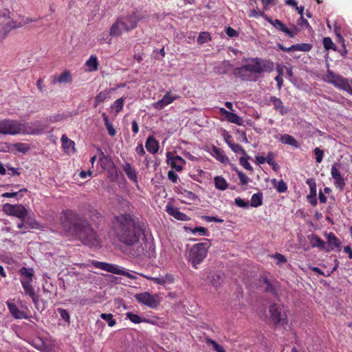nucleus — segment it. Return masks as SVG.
Instances as JSON below:
<instances>
[{
	"label": "nucleus",
	"mask_w": 352,
	"mask_h": 352,
	"mask_svg": "<svg viewBox=\"0 0 352 352\" xmlns=\"http://www.w3.org/2000/svg\"><path fill=\"white\" fill-rule=\"evenodd\" d=\"M168 178L173 182V183H177L178 176L177 175L173 170H169L168 173Z\"/></svg>",
	"instance_id": "obj_63"
},
{
	"label": "nucleus",
	"mask_w": 352,
	"mask_h": 352,
	"mask_svg": "<svg viewBox=\"0 0 352 352\" xmlns=\"http://www.w3.org/2000/svg\"><path fill=\"white\" fill-rule=\"evenodd\" d=\"M119 210L124 212L114 217L113 228L118 239L128 246H131L139 242L141 235V229L135 216L128 213L131 211L130 202L124 199L119 198Z\"/></svg>",
	"instance_id": "obj_2"
},
{
	"label": "nucleus",
	"mask_w": 352,
	"mask_h": 352,
	"mask_svg": "<svg viewBox=\"0 0 352 352\" xmlns=\"http://www.w3.org/2000/svg\"><path fill=\"white\" fill-rule=\"evenodd\" d=\"M339 166L340 164L338 163H335L332 165L331 168V175L334 180V185L336 188L342 190L346 184L344 177L341 175Z\"/></svg>",
	"instance_id": "obj_13"
},
{
	"label": "nucleus",
	"mask_w": 352,
	"mask_h": 352,
	"mask_svg": "<svg viewBox=\"0 0 352 352\" xmlns=\"http://www.w3.org/2000/svg\"><path fill=\"white\" fill-rule=\"evenodd\" d=\"M306 183L309 185L310 189L309 194L307 196V200L311 206H316L318 204L316 181L314 179L310 178L307 179Z\"/></svg>",
	"instance_id": "obj_16"
},
{
	"label": "nucleus",
	"mask_w": 352,
	"mask_h": 352,
	"mask_svg": "<svg viewBox=\"0 0 352 352\" xmlns=\"http://www.w3.org/2000/svg\"><path fill=\"white\" fill-rule=\"evenodd\" d=\"M28 215V211L25 206L23 205H14V213L12 216H14L21 220H24Z\"/></svg>",
	"instance_id": "obj_29"
},
{
	"label": "nucleus",
	"mask_w": 352,
	"mask_h": 352,
	"mask_svg": "<svg viewBox=\"0 0 352 352\" xmlns=\"http://www.w3.org/2000/svg\"><path fill=\"white\" fill-rule=\"evenodd\" d=\"M249 16L250 17H255V18L262 16L266 21L267 20V18H268V16L267 14H265L264 12H261V11L258 12L254 9L252 10H250V12L249 13Z\"/></svg>",
	"instance_id": "obj_55"
},
{
	"label": "nucleus",
	"mask_w": 352,
	"mask_h": 352,
	"mask_svg": "<svg viewBox=\"0 0 352 352\" xmlns=\"http://www.w3.org/2000/svg\"><path fill=\"white\" fill-rule=\"evenodd\" d=\"M219 113L221 115L224 116L228 122L238 125L241 124V118L236 113L230 112L225 109L224 108H220Z\"/></svg>",
	"instance_id": "obj_23"
},
{
	"label": "nucleus",
	"mask_w": 352,
	"mask_h": 352,
	"mask_svg": "<svg viewBox=\"0 0 352 352\" xmlns=\"http://www.w3.org/2000/svg\"><path fill=\"white\" fill-rule=\"evenodd\" d=\"M277 46L279 50L285 52H291L294 51L309 52L312 48V45L309 43H298L292 45L289 47H286L282 44L278 43Z\"/></svg>",
	"instance_id": "obj_17"
},
{
	"label": "nucleus",
	"mask_w": 352,
	"mask_h": 352,
	"mask_svg": "<svg viewBox=\"0 0 352 352\" xmlns=\"http://www.w3.org/2000/svg\"><path fill=\"white\" fill-rule=\"evenodd\" d=\"M166 211L169 215L173 217L177 220L186 221L190 219L189 217L180 212L178 208L175 207L170 204L166 205Z\"/></svg>",
	"instance_id": "obj_19"
},
{
	"label": "nucleus",
	"mask_w": 352,
	"mask_h": 352,
	"mask_svg": "<svg viewBox=\"0 0 352 352\" xmlns=\"http://www.w3.org/2000/svg\"><path fill=\"white\" fill-rule=\"evenodd\" d=\"M168 104L163 98L161 100H159L158 101L153 103V107L157 110H162Z\"/></svg>",
	"instance_id": "obj_59"
},
{
	"label": "nucleus",
	"mask_w": 352,
	"mask_h": 352,
	"mask_svg": "<svg viewBox=\"0 0 352 352\" xmlns=\"http://www.w3.org/2000/svg\"><path fill=\"white\" fill-rule=\"evenodd\" d=\"M323 45L326 50H336V45L333 43L330 37H324L323 38Z\"/></svg>",
	"instance_id": "obj_46"
},
{
	"label": "nucleus",
	"mask_w": 352,
	"mask_h": 352,
	"mask_svg": "<svg viewBox=\"0 0 352 352\" xmlns=\"http://www.w3.org/2000/svg\"><path fill=\"white\" fill-rule=\"evenodd\" d=\"M139 17L136 12L118 17L110 28L109 34L111 36H119L123 32H129L138 25Z\"/></svg>",
	"instance_id": "obj_4"
},
{
	"label": "nucleus",
	"mask_w": 352,
	"mask_h": 352,
	"mask_svg": "<svg viewBox=\"0 0 352 352\" xmlns=\"http://www.w3.org/2000/svg\"><path fill=\"white\" fill-rule=\"evenodd\" d=\"M276 189L278 192H285L287 190V184L283 180H280L276 186Z\"/></svg>",
	"instance_id": "obj_56"
},
{
	"label": "nucleus",
	"mask_w": 352,
	"mask_h": 352,
	"mask_svg": "<svg viewBox=\"0 0 352 352\" xmlns=\"http://www.w3.org/2000/svg\"><path fill=\"white\" fill-rule=\"evenodd\" d=\"M175 278L172 274H167L162 278H154V283L157 285L171 284L174 282Z\"/></svg>",
	"instance_id": "obj_35"
},
{
	"label": "nucleus",
	"mask_w": 352,
	"mask_h": 352,
	"mask_svg": "<svg viewBox=\"0 0 352 352\" xmlns=\"http://www.w3.org/2000/svg\"><path fill=\"white\" fill-rule=\"evenodd\" d=\"M327 244L329 249L331 250H338L341 248V242L340 239L333 232H330L327 236Z\"/></svg>",
	"instance_id": "obj_22"
},
{
	"label": "nucleus",
	"mask_w": 352,
	"mask_h": 352,
	"mask_svg": "<svg viewBox=\"0 0 352 352\" xmlns=\"http://www.w3.org/2000/svg\"><path fill=\"white\" fill-rule=\"evenodd\" d=\"M274 154L272 152H269L265 157V162L269 165H274Z\"/></svg>",
	"instance_id": "obj_64"
},
{
	"label": "nucleus",
	"mask_w": 352,
	"mask_h": 352,
	"mask_svg": "<svg viewBox=\"0 0 352 352\" xmlns=\"http://www.w3.org/2000/svg\"><path fill=\"white\" fill-rule=\"evenodd\" d=\"M328 78H329V82L335 87L342 89L352 95V80L349 81L342 76L334 74L330 71L328 72Z\"/></svg>",
	"instance_id": "obj_10"
},
{
	"label": "nucleus",
	"mask_w": 352,
	"mask_h": 352,
	"mask_svg": "<svg viewBox=\"0 0 352 352\" xmlns=\"http://www.w3.org/2000/svg\"><path fill=\"white\" fill-rule=\"evenodd\" d=\"M26 224L31 229H38L41 227L39 223L37 221L30 217L27 218Z\"/></svg>",
	"instance_id": "obj_53"
},
{
	"label": "nucleus",
	"mask_w": 352,
	"mask_h": 352,
	"mask_svg": "<svg viewBox=\"0 0 352 352\" xmlns=\"http://www.w3.org/2000/svg\"><path fill=\"white\" fill-rule=\"evenodd\" d=\"M268 104H272L274 110L278 112L281 116H284L287 113V109L283 105L282 100L276 96L270 97Z\"/></svg>",
	"instance_id": "obj_20"
},
{
	"label": "nucleus",
	"mask_w": 352,
	"mask_h": 352,
	"mask_svg": "<svg viewBox=\"0 0 352 352\" xmlns=\"http://www.w3.org/2000/svg\"><path fill=\"white\" fill-rule=\"evenodd\" d=\"M6 304H7L8 308L10 311V313L14 318H16V319H27V318H28V316H27V314L24 311L20 310L14 303L8 300L6 302Z\"/></svg>",
	"instance_id": "obj_21"
},
{
	"label": "nucleus",
	"mask_w": 352,
	"mask_h": 352,
	"mask_svg": "<svg viewBox=\"0 0 352 352\" xmlns=\"http://www.w3.org/2000/svg\"><path fill=\"white\" fill-rule=\"evenodd\" d=\"M212 155L222 163H225L228 160V158L224 155V151L214 145L212 146Z\"/></svg>",
	"instance_id": "obj_27"
},
{
	"label": "nucleus",
	"mask_w": 352,
	"mask_h": 352,
	"mask_svg": "<svg viewBox=\"0 0 352 352\" xmlns=\"http://www.w3.org/2000/svg\"><path fill=\"white\" fill-rule=\"evenodd\" d=\"M180 194L183 197L186 198L190 201H195L197 199V196L190 190H184L183 192H181Z\"/></svg>",
	"instance_id": "obj_51"
},
{
	"label": "nucleus",
	"mask_w": 352,
	"mask_h": 352,
	"mask_svg": "<svg viewBox=\"0 0 352 352\" xmlns=\"http://www.w3.org/2000/svg\"><path fill=\"white\" fill-rule=\"evenodd\" d=\"M211 40L210 34L207 32H202L199 34L197 42L199 44H204Z\"/></svg>",
	"instance_id": "obj_49"
},
{
	"label": "nucleus",
	"mask_w": 352,
	"mask_h": 352,
	"mask_svg": "<svg viewBox=\"0 0 352 352\" xmlns=\"http://www.w3.org/2000/svg\"><path fill=\"white\" fill-rule=\"evenodd\" d=\"M60 140L65 150H69L71 148H74V142L69 140L66 135H63Z\"/></svg>",
	"instance_id": "obj_41"
},
{
	"label": "nucleus",
	"mask_w": 352,
	"mask_h": 352,
	"mask_svg": "<svg viewBox=\"0 0 352 352\" xmlns=\"http://www.w3.org/2000/svg\"><path fill=\"white\" fill-rule=\"evenodd\" d=\"M17 131L19 133L27 135H40L45 129V126L40 124L39 122H21L17 121Z\"/></svg>",
	"instance_id": "obj_9"
},
{
	"label": "nucleus",
	"mask_w": 352,
	"mask_h": 352,
	"mask_svg": "<svg viewBox=\"0 0 352 352\" xmlns=\"http://www.w3.org/2000/svg\"><path fill=\"white\" fill-rule=\"evenodd\" d=\"M72 81V76L69 71H64L58 77H54L52 83H67Z\"/></svg>",
	"instance_id": "obj_31"
},
{
	"label": "nucleus",
	"mask_w": 352,
	"mask_h": 352,
	"mask_svg": "<svg viewBox=\"0 0 352 352\" xmlns=\"http://www.w3.org/2000/svg\"><path fill=\"white\" fill-rule=\"evenodd\" d=\"M311 244L313 247H318L320 249H324L325 246L324 242L317 235H314Z\"/></svg>",
	"instance_id": "obj_48"
},
{
	"label": "nucleus",
	"mask_w": 352,
	"mask_h": 352,
	"mask_svg": "<svg viewBox=\"0 0 352 352\" xmlns=\"http://www.w3.org/2000/svg\"><path fill=\"white\" fill-rule=\"evenodd\" d=\"M17 121L12 120H0V134L16 135L19 134L17 131Z\"/></svg>",
	"instance_id": "obj_12"
},
{
	"label": "nucleus",
	"mask_w": 352,
	"mask_h": 352,
	"mask_svg": "<svg viewBox=\"0 0 352 352\" xmlns=\"http://www.w3.org/2000/svg\"><path fill=\"white\" fill-rule=\"evenodd\" d=\"M126 318L129 319L133 323L140 324L144 321H148L145 318H141L140 316L131 312L126 313Z\"/></svg>",
	"instance_id": "obj_42"
},
{
	"label": "nucleus",
	"mask_w": 352,
	"mask_h": 352,
	"mask_svg": "<svg viewBox=\"0 0 352 352\" xmlns=\"http://www.w3.org/2000/svg\"><path fill=\"white\" fill-rule=\"evenodd\" d=\"M60 223L64 231L89 247L100 245V239L89 221L75 210H63L60 214Z\"/></svg>",
	"instance_id": "obj_1"
},
{
	"label": "nucleus",
	"mask_w": 352,
	"mask_h": 352,
	"mask_svg": "<svg viewBox=\"0 0 352 352\" xmlns=\"http://www.w3.org/2000/svg\"><path fill=\"white\" fill-rule=\"evenodd\" d=\"M125 98V97H122L116 100L112 104L111 108L116 111V113L120 112L123 109Z\"/></svg>",
	"instance_id": "obj_40"
},
{
	"label": "nucleus",
	"mask_w": 352,
	"mask_h": 352,
	"mask_svg": "<svg viewBox=\"0 0 352 352\" xmlns=\"http://www.w3.org/2000/svg\"><path fill=\"white\" fill-rule=\"evenodd\" d=\"M226 33L229 37H236L239 35V33L231 27L226 28Z\"/></svg>",
	"instance_id": "obj_62"
},
{
	"label": "nucleus",
	"mask_w": 352,
	"mask_h": 352,
	"mask_svg": "<svg viewBox=\"0 0 352 352\" xmlns=\"http://www.w3.org/2000/svg\"><path fill=\"white\" fill-rule=\"evenodd\" d=\"M314 153L316 156V162L318 164L321 163L324 155V151L320 149L319 147H316L314 149Z\"/></svg>",
	"instance_id": "obj_50"
},
{
	"label": "nucleus",
	"mask_w": 352,
	"mask_h": 352,
	"mask_svg": "<svg viewBox=\"0 0 352 352\" xmlns=\"http://www.w3.org/2000/svg\"><path fill=\"white\" fill-rule=\"evenodd\" d=\"M269 319L275 327L285 329L288 324L287 309L282 305L273 303L269 307Z\"/></svg>",
	"instance_id": "obj_5"
},
{
	"label": "nucleus",
	"mask_w": 352,
	"mask_h": 352,
	"mask_svg": "<svg viewBox=\"0 0 352 352\" xmlns=\"http://www.w3.org/2000/svg\"><path fill=\"white\" fill-rule=\"evenodd\" d=\"M12 147L19 153H26L30 150V146L26 143L17 142L12 144Z\"/></svg>",
	"instance_id": "obj_38"
},
{
	"label": "nucleus",
	"mask_w": 352,
	"mask_h": 352,
	"mask_svg": "<svg viewBox=\"0 0 352 352\" xmlns=\"http://www.w3.org/2000/svg\"><path fill=\"white\" fill-rule=\"evenodd\" d=\"M235 204L240 207L243 208H247L250 206L249 201H245L243 199L238 197L234 199Z\"/></svg>",
	"instance_id": "obj_57"
},
{
	"label": "nucleus",
	"mask_w": 352,
	"mask_h": 352,
	"mask_svg": "<svg viewBox=\"0 0 352 352\" xmlns=\"http://www.w3.org/2000/svg\"><path fill=\"white\" fill-rule=\"evenodd\" d=\"M267 21L271 23L276 29L285 33L290 38H294L298 32V29L296 26L293 25L294 31H292L278 19L273 20L271 17L268 16Z\"/></svg>",
	"instance_id": "obj_14"
},
{
	"label": "nucleus",
	"mask_w": 352,
	"mask_h": 352,
	"mask_svg": "<svg viewBox=\"0 0 352 352\" xmlns=\"http://www.w3.org/2000/svg\"><path fill=\"white\" fill-rule=\"evenodd\" d=\"M14 205L10 204H6L3 206V210L8 215H13Z\"/></svg>",
	"instance_id": "obj_60"
},
{
	"label": "nucleus",
	"mask_w": 352,
	"mask_h": 352,
	"mask_svg": "<svg viewBox=\"0 0 352 352\" xmlns=\"http://www.w3.org/2000/svg\"><path fill=\"white\" fill-rule=\"evenodd\" d=\"M93 265L96 267L100 268L104 271L111 272V273L116 274H122V275L126 276V277H128L129 278L135 279V280H136V281L135 282V284L140 285V284H142L141 280H144L143 276H138L135 273L130 274V273L124 271V269H121L118 265H116L109 264V263L100 262V261H94Z\"/></svg>",
	"instance_id": "obj_8"
},
{
	"label": "nucleus",
	"mask_w": 352,
	"mask_h": 352,
	"mask_svg": "<svg viewBox=\"0 0 352 352\" xmlns=\"http://www.w3.org/2000/svg\"><path fill=\"white\" fill-rule=\"evenodd\" d=\"M102 117L103 118L104 125L108 131V133L111 137H114L116 134V131L113 128L112 124L109 122V118L107 116L106 113L103 112L102 113Z\"/></svg>",
	"instance_id": "obj_34"
},
{
	"label": "nucleus",
	"mask_w": 352,
	"mask_h": 352,
	"mask_svg": "<svg viewBox=\"0 0 352 352\" xmlns=\"http://www.w3.org/2000/svg\"><path fill=\"white\" fill-rule=\"evenodd\" d=\"M23 289L24 293L32 298L36 308L38 310L40 308L43 309L47 299L50 298V292L45 287H37L36 292L34 287H23Z\"/></svg>",
	"instance_id": "obj_6"
},
{
	"label": "nucleus",
	"mask_w": 352,
	"mask_h": 352,
	"mask_svg": "<svg viewBox=\"0 0 352 352\" xmlns=\"http://www.w3.org/2000/svg\"><path fill=\"white\" fill-rule=\"evenodd\" d=\"M86 66L89 67L90 72L96 71L98 69V61L96 56L91 55L86 61Z\"/></svg>",
	"instance_id": "obj_36"
},
{
	"label": "nucleus",
	"mask_w": 352,
	"mask_h": 352,
	"mask_svg": "<svg viewBox=\"0 0 352 352\" xmlns=\"http://www.w3.org/2000/svg\"><path fill=\"white\" fill-rule=\"evenodd\" d=\"M271 258H274L276 261V264L278 266L282 265L283 263H287V260L285 256L280 253H275L274 254L270 255Z\"/></svg>",
	"instance_id": "obj_44"
},
{
	"label": "nucleus",
	"mask_w": 352,
	"mask_h": 352,
	"mask_svg": "<svg viewBox=\"0 0 352 352\" xmlns=\"http://www.w3.org/2000/svg\"><path fill=\"white\" fill-rule=\"evenodd\" d=\"M114 90V88H111L109 91L104 90L100 91L98 94H97L94 100V107H96L98 104L108 99L109 98L110 92Z\"/></svg>",
	"instance_id": "obj_28"
},
{
	"label": "nucleus",
	"mask_w": 352,
	"mask_h": 352,
	"mask_svg": "<svg viewBox=\"0 0 352 352\" xmlns=\"http://www.w3.org/2000/svg\"><path fill=\"white\" fill-rule=\"evenodd\" d=\"M206 342L208 344L212 345L214 350L217 352H226L225 349L222 346L219 344L216 341L212 340L211 338H206Z\"/></svg>",
	"instance_id": "obj_47"
},
{
	"label": "nucleus",
	"mask_w": 352,
	"mask_h": 352,
	"mask_svg": "<svg viewBox=\"0 0 352 352\" xmlns=\"http://www.w3.org/2000/svg\"><path fill=\"white\" fill-rule=\"evenodd\" d=\"M226 142L233 152L235 153L240 152L243 155H246L245 151L240 144L232 142L231 141H229L228 138H226Z\"/></svg>",
	"instance_id": "obj_37"
},
{
	"label": "nucleus",
	"mask_w": 352,
	"mask_h": 352,
	"mask_svg": "<svg viewBox=\"0 0 352 352\" xmlns=\"http://www.w3.org/2000/svg\"><path fill=\"white\" fill-rule=\"evenodd\" d=\"M214 180V186L218 190H224L228 186L227 181L222 176H216Z\"/></svg>",
	"instance_id": "obj_32"
},
{
	"label": "nucleus",
	"mask_w": 352,
	"mask_h": 352,
	"mask_svg": "<svg viewBox=\"0 0 352 352\" xmlns=\"http://www.w3.org/2000/svg\"><path fill=\"white\" fill-rule=\"evenodd\" d=\"M145 146L149 153L155 154L159 150V142L153 136H148L146 140Z\"/></svg>",
	"instance_id": "obj_24"
},
{
	"label": "nucleus",
	"mask_w": 352,
	"mask_h": 352,
	"mask_svg": "<svg viewBox=\"0 0 352 352\" xmlns=\"http://www.w3.org/2000/svg\"><path fill=\"white\" fill-rule=\"evenodd\" d=\"M236 173L239 176L240 184L243 186L248 184L250 182L249 177L241 170H237Z\"/></svg>",
	"instance_id": "obj_52"
},
{
	"label": "nucleus",
	"mask_w": 352,
	"mask_h": 352,
	"mask_svg": "<svg viewBox=\"0 0 352 352\" xmlns=\"http://www.w3.org/2000/svg\"><path fill=\"white\" fill-rule=\"evenodd\" d=\"M250 63L234 69L233 75L243 81L256 82L259 76L274 70V63L270 59L258 57L250 58Z\"/></svg>",
	"instance_id": "obj_3"
},
{
	"label": "nucleus",
	"mask_w": 352,
	"mask_h": 352,
	"mask_svg": "<svg viewBox=\"0 0 352 352\" xmlns=\"http://www.w3.org/2000/svg\"><path fill=\"white\" fill-rule=\"evenodd\" d=\"M100 318L107 321L109 327H113L116 324V320L113 318L112 314H101Z\"/></svg>",
	"instance_id": "obj_45"
},
{
	"label": "nucleus",
	"mask_w": 352,
	"mask_h": 352,
	"mask_svg": "<svg viewBox=\"0 0 352 352\" xmlns=\"http://www.w3.org/2000/svg\"><path fill=\"white\" fill-rule=\"evenodd\" d=\"M209 247L210 243L208 241L192 245L189 251L188 259L194 268L197 269V265L206 257Z\"/></svg>",
	"instance_id": "obj_7"
},
{
	"label": "nucleus",
	"mask_w": 352,
	"mask_h": 352,
	"mask_svg": "<svg viewBox=\"0 0 352 352\" xmlns=\"http://www.w3.org/2000/svg\"><path fill=\"white\" fill-rule=\"evenodd\" d=\"M263 204L262 192L254 193L252 195L250 205L252 207L257 208Z\"/></svg>",
	"instance_id": "obj_33"
},
{
	"label": "nucleus",
	"mask_w": 352,
	"mask_h": 352,
	"mask_svg": "<svg viewBox=\"0 0 352 352\" xmlns=\"http://www.w3.org/2000/svg\"><path fill=\"white\" fill-rule=\"evenodd\" d=\"M297 25L302 29L311 28V26L309 25L307 20L304 19L303 16H300V18L297 20Z\"/></svg>",
	"instance_id": "obj_54"
},
{
	"label": "nucleus",
	"mask_w": 352,
	"mask_h": 352,
	"mask_svg": "<svg viewBox=\"0 0 352 352\" xmlns=\"http://www.w3.org/2000/svg\"><path fill=\"white\" fill-rule=\"evenodd\" d=\"M135 298L139 302L152 309L157 308L161 302L158 295H151L148 292L137 294L135 295Z\"/></svg>",
	"instance_id": "obj_11"
},
{
	"label": "nucleus",
	"mask_w": 352,
	"mask_h": 352,
	"mask_svg": "<svg viewBox=\"0 0 352 352\" xmlns=\"http://www.w3.org/2000/svg\"><path fill=\"white\" fill-rule=\"evenodd\" d=\"M179 98L180 96L179 95L173 94L170 91H166V93L163 96L164 100L166 101L168 105L173 103L175 100Z\"/></svg>",
	"instance_id": "obj_43"
},
{
	"label": "nucleus",
	"mask_w": 352,
	"mask_h": 352,
	"mask_svg": "<svg viewBox=\"0 0 352 352\" xmlns=\"http://www.w3.org/2000/svg\"><path fill=\"white\" fill-rule=\"evenodd\" d=\"M58 312L59 313L60 317L65 321L69 320V313L64 309L59 308L58 309Z\"/></svg>",
	"instance_id": "obj_61"
},
{
	"label": "nucleus",
	"mask_w": 352,
	"mask_h": 352,
	"mask_svg": "<svg viewBox=\"0 0 352 352\" xmlns=\"http://www.w3.org/2000/svg\"><path fill=\"white\" fill-rule=\"evenodd\" d=\"M168 163L170 166L175 169L177 171H181L183 169V166L185 164V160L179 155L171 156V153L168 152L166 153Z\"/></svg>",
	"instance_id": "obj_18"
},
{
	"label": "nucleus",
	"mask_w": 352,
	"mask_h": 352,
	"mask_svg": "<svg viewBox=\"0 0 352 352\" xmlns=\"http://www.w3.org/2000/svg\"><path fill=\"white\" fill-rule=\"evenodd\" d=\"M240 164L246 170L252 171L253 168L250 164L248 162V159L245 157H240L239 159Z\"/></svg>",
	"instance_id": "obj_58"
},
{
	"label": "nucleus",
	"mask_w": 352,
	"mask_h": 352,
	"mask_svg": "<svg viewBox=\"0 0 352 352\" xmlns=\"http://www.w3.org/2000/svg\"><path fill=\"white\" fill-rule=\"evenodd\" d=\"M21 276H22V286H28L30 280H32V277L33 276V272L32 269H28L23 267L21 270Z\"/></svg>",
	"instance_id": "obj_30"
},
{
	"label": "nucleus",
	"mask_w": 352,
	"mask_h": 352,
	"mask_svg": "<svg viewBox=\"0 0 352 352\" xmlns=\"http://www.w3.org/2000/svg\"><path fill=\"white\" fill-rule=\"evenodd\" d=\"M225 278V274L221 271L210 272L206 278V283L212 286L220 285Z\"/></svg>",
	"instance_id": "obj_15"
},
{
	"label": "nucleus",
	"mask_w": 352,
	"mask_h": 352,
	"mask_svg": "<svg viewBox=\"0 0 352 352\" xmlns=\"http://www.w3.org/2000/svg\"><path fill=\"white\" fill-rule=\"evenodd\" d=\"M122 169L128 178L135 182H138L137 173L131 164L126 162L122 166Z\"/></svg>",
	"instance_id": "obj_26"
},
{
	"label": "nucleus",
	"mask_w": 352,
	"mask_h": 352,
	"mask_svg": "<svg viewBox=\"0 0 352 352\" xmlns=\"http://www.w3.org/2000/svg\"><path fill=\"white\" fill-rule=\"evenodd\" d=\"M279 141L284 144H287L296 148H299L300 146L298 141L289 134L281 135Z\"/></svg>",
	"instance_id": "obj_25"
},
{
	"label": "nucleus",
	"mask_w": 352,
	"mask_h": 352,
	"mask_svg": "<svg viewBox=\"0 0 352 352\" xmlns=\"http://www.w3.org/2000/svg\"><path fill=\"white\" fill-rule=\"evenodd\" d=\"M184 229L186 230H190L193 234L198 232L200 236H209L208 230L204 227H195V228H190L185 226Z\"/></svg>",
	"instance_id": "obj_39"
}]
</instances>
